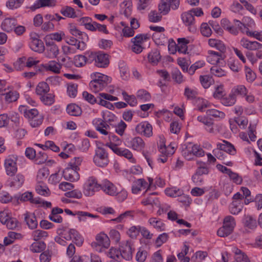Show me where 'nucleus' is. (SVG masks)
<instances>
[{"label":"nucleus","mask_w":262,"mask_h":262,"mask_svg":"<svg viewBox=\"0 0 262 262\" xmlns=\"http://www.w3.org/2000/svg\"><path fill=\"white\" fill-rule=\"evenodd\" d=\"M162 15L156 11H151L148 14L149 20L152 23L159 22L162 19Z\"/></svg>","instance_id":"nucleus-64"},{"label":"nucleus","mask_w":262,"mask_h":262,"mask_svg":"<svg viewBox=\"0 0 262 262\" xmlns=\"http://www.w3.org/2000/svg\"><path fill=\"white\" fill-rule=\"evenodd\" d=\"M36 191L40 195L48 196L50 194V190L46 184L39 183L36 186Z\"/></svg>","instance_id":"nucleus-51"},{"label":"nucleus","mask_w":262,"mask_h":262,"mask_svg":"<svg viewBox=\"0 0 262 262\" xmlns=\"http://www.w3.org/2000/svg\"><path fill=\"white\" fill-rule=\"evenodd\" d=\"M46 244L43 242H34L30 247V250L33 253H39L46 248Z\"/></svg>","instance_id":"nucleus-48"},{"label":"nucleus","mask_w":262,"mask_h":262,"mask_svg":"<svg viewBox=\"0 0 262 262\" xmlns=\"http://www.w3.org/2000/svg\"><path fill=\"white\" fill-rule=\"evenodd\" d=\"M83 159L81 157H75L68 164V167L79 171V166L81 164Z\"/></svg>","instance_id":"nucleus-52"},{"label":"nucleus","mask_w":262,"mask_h":262,"mask_svg":"<svg viewBox=\"0 0 262 262\" xmlns=\"http://www.w3.org/2000/svg\"><path fill=\"white\" fill-rule=\"evenodd\" d=\"M165 192L167 195L170 197L176 198L180 195V189L176 187L167 188L165 190Z\"/></svg>","instance_id":"nucleus-62"},{"label":"nucleus","mask_w":262,"mask_h":262,"mask_svg":"<svg viewBox=\"0 0 262 262\" xmlns=\"http://www.w3.org/2000/svg\"><path fill=\"white\" fill-rule=\"evenodd\" d=\"M236 101V97L232 93L222 99V103L225 106H232Z\"/></svg>","instance_id":"nucleus-56"},{"label":"nucleus","mask_w":262,"mask_h":262,"mask_svg":"<svg viewBox=\"0 0 262 262\" xmlns=\"http://www.w3.org/2000/svg\"><path fill=\"white\" fill-rule=\"evenodd\" d=\"M235 222L233 217L227 216L225 217L223 226L219 228L217 233L219 236L226 237L230 234L233 231Z\"/></svg>","instance_id":"nucleus-6"},{"label":"nucleus","mask_w":262,"mask_h":262,"mask_svg":"<svg viewBox=\"0 0 262 262\" xmlns=\"http://www.w3.org/2000/svg\"><path fill=\"white\" fill-rule=\"evenodd\" d=\"M149 39V35L147 34H138L131 39L133 43L132 51L137 53H140L144 49V43Z\"/></svg>","instance_id":"nucleus-9"},{"label":"nucleus","mask_w":262,"mask_h":262,"mask_svg":"<svg viewBox=\"0 0 262 262\" xmlns=\"http://www.w3.org/2000/svg\"><path fill=\"white\" fill-rule=\"evenodd\" d=\"M170 8L168 0H160L158 5V10L160 14L166 15L170 11Z\"/></svg>","instance_id":"nucleus-43"},{"label":"nucleus","mask_w":262,"mask_h":262,"mask_svg":"<svg viewBox=\"0 0 262 262\" xmlns=\"http://www.w3.org/2000/svg\"><path fill=\"white\" fill-rule=\"evenodd\" d=\"M91 77L93 80L90 82L89 86L95 93L102 91L111 81V77L100 73H93Z\"/></svg>","instance_id":"nucleus-1"},{"label":"nucleus","mask_w":262,"mask_h":262,"mask_svg":"<svg viewBox=\"0 0 262 262\" xmlns=\"http://www.w3.org/2000/svg\"><path fill=\"white\" fill-rule=\"evenodd\" d=\"M232 93L236 97L237 95L246 96L248 93L247 88L243 85H239L235 86L232 91Z\"/></svg>","instance_id":"nucleus-58"},{"label":"nucleus","mask_w":262,"mask_h":262,"mask_svg":"<svg viewBox=\"0 0 262 262\" xmlns=\"http://www.w3.org/2000/svg\"><path fill=\"white\" fill-rule=\"evenodd\" d=\"M108 55L101 51L97 52L96 62L95 66L98 68H105L109 64Z\"/></svg>","instance_id":"nucleus-16"},{"label":"nucleus","mask_w":262,"mask_h":262,"mask_svg":"<svg viewBox=\"0 0 262 262\" xmlns=\"http://www.w3.org/2000/svg\"><path fill=\"white\" fill-rule=\"evenodd\" d=\"M60 12L63 15L69 18H75L77 17L75 10L69 6L62 8Z\"/></svg>","instance_id":"nucleus-53"},{"label":"nucleus","mask_w":262,"mask_h":262,"mask_svg":"<svg viewBox=\"0 0 262 262\" xmlns=\"http://www.w3.org/2000/svg\"><path fill=\"white\" fill-rule=\"evenodd\" d=\"M160 145H159V151L162 154V155L169 156L172 155L174 151L172 148L169 149L170 147L166 146L165 144L164 138L163 137H160Z\"/></svg>","instance_id":"nucleus-36"},{"label":"nucleus","mask_w":262,"mask_h":262,"mask_svg":"<svg viewBox=\"0 0 262 262\" xmlns=\"http://www.w3.org/2000/svg\"><path fill=\"white\" fill-rule=\"evenodd\" d=\"M101 189L106 194L110 195H115L117 194V189L116 187L110 181L104 180L101 184Z\"/></svg>","instance_id":"nucleus-20"},{"label":"nucleus","mask_w":262,"mask_h":262,"mask_svg":"<svg viewBox=\"0 0 262 262\" xmlns=\"http://www.w3.org/2000/svg\"><path fill=\"white\" fill-rule=\"evenodd\" d=\"M62 236L66 240H72L78 246H81L83 242V237L74 229H64L62 233Z\"/></svg>","instance_id":"nucleus-10"},{"label":"nucleus","mask_w":262,"mask_h":262,"mask_svg":"<svg viewBox=\"0 0 262 262\" xmlns=\"http://www.w3.org/2000/svg\"><path fill=\"white\" fill-rule=\"evenodd\" d=\"M25 0H8L6 2V7L10 9H15L19 8Z\"/></svg>","instance_id":"nucleus-59"},{"label":"nucleus","mask_w":262,"mask_h":262,"mask_svg":"<svg viewBox=\"0 0 262 262\" xmlns=\"http://www.w3.org/2000/svg\"><path fill=\"white\" fill-rule=\"evenodd\" d=\"M50 91V87L45 82H39L36 88V93L37 95L40 96L46 94Z\"/></svg>","instance_id":"nucleus-42"},{"label":"nucleus","mask_w":262,"mask_h":262,"mask_svg":"<svg viewBox=\"0 0 262 262\" xmlns=\"http://www.w3.org/2000/svg\"><path fill=\"white\" fill-rule=\"evenodd\" d=\"M148 61L153 65L157 64L161 56L158 51H152L148 54Z\"/></svg>","instance_id":"nucleus-49"},{"label":"nucleus","mask_w":262,"mask_h":262,"mask_svg":"<svg viewBox=\"0 0 262 262\" xmlns=\"http://www.w3.org/2000/svg\"><path fill=\"white\" fill-rule=\"evenodd\" d=\"M134 216V211L128 210L121 214L117 217L112 219L111 221L116 223H122L125 222L128 219H133Z\"/></svg>","instance_id":"nucleus-38"},{"label":"nucleus","mask_w":262,"mask_h":262,"mask_svg":"<svg viewBox=\"0 0 262 262\" xmlns=\"http://www.w3.org/2000/svg\"><path fill=\"white\" fill-rule=\"evenodd\" d=\"M47 56L50 58H56L59 53L58 47L53 41H45Z\"/></svg>","instance_id":"nucleus-18"},{"label":"nucleus","mask_w":262,"mask_h":262,"mask_svg":"<svg viewBox=\"0 0 262 262\" xmlns=\"http://www.w3.org/2000/svg\"><path fill=\"white\" fill-rule=\"evenodd\" d=\"M135 130L139 135L147 138L151 137L153 135L152 126L147 121H142L138 124Z\"/></svg>","instance_id":"nucleus-11"},{"label":"nucleus","mask_w":262,"mask_h":262,"mask_svg":"<svg viewBox=\"0 0 262 262\" xmlns=\"http://www.w3.org/2000/svg\"><path fill=\"white\" fill-rule=\"evenodd\" d=\"M62 175L65 180L71 182L77 181L80 178L78 171L68 167L63 171Z\"/></svg>","instance_id":"nucleus-19"},{"label":"nucleus","mask_w":262,"mask_h":262,"mask_svg":"<svg viewBox=\"0 0 262 262\" xmlns=\"http://www.w3.org/2000/svg\"><path fill=\"white\" fill-rule=\"evenodd\" d=\"M65 212L68 215H77L78 216V218L79 221L84 222L85 221L87 217H90L92 218H97L98 217V215L95 214H93L90 213L85 212V211H78L76 212L74 214L72 212L71 210L68 209H66L64 210Z\"/></svg>","instance_id":"nucleus-27"},{"label":"nucleus","mask_w":262,"mask_h":262,"mask_svg":"<svg viewBox=\"0 0 262 262\" xmlns=\"http://www.w3.org/2000/svg\"><path fill=\"white\" fill-rule=\"evenodd\" d=\"M232 251L235 254V258L236 261L238 262H250L247 255L240 249L234 247Z\"/></svg>","instance_id":"nucleus-37"},{"label":"nucleus","mask_w":262,"mask_h":262,"mask_svg":"<svg viewBox=\"0 0 262 262\" xmlns=\"http://www.w3.org/2000/svg\"><path fill=\"white\" fill-rule=\"evenodd\" d=\"M110 142L105 144V146L111 148L113 151L114 148H119L118 146L122 143L121 140L117 136L110 134L108 136Z\"/></svg>","instance_id":"nucleus-33"},{"label":"nucleus","mask_w":262,"mask_h":262,"mask_svg":"<svg viewBox=\"0 0 262 262\" xmlns=\"http://www.w3.org/2000/svg\"><path fill=\"white\" fill-rule=\"evenodd\" d=\"M55 5V1L54 0H37L31 7V9L35 10L41 7H51Z\"/></svg>","instance_id":"nucleus-35"},{"label":"nucleus","mask_w":262,"mask_h":262,"mask_svg":"<svg viewBox=\"0 0 262 262\" xmlns=\"http://www.w3.org/2000/svg\"><path fill=\"white\" fill-rule=\"evenodd\" d=\"M122 95L124 100L130 106H134L137 104V98L134 95H128L125 91L122 92Z\"/></svg>","instance_id":"nucleus-60"},{"label":"nucleus","mask_w":262,"mask_h":262,"mask_svg":"<svg viewBox=\"0 0 262 262\" xmlns=\"http://www.w3.org/2000/svg\"><path fill=\"white\" fill-rule=\"evenodd\" d=\"M93 124L95 127L96 129L104 127L105 128H110L109 125L104 121L100 118H95L92 121Z\"/></svg>","instance_id":"nucleus-61"},{"label":"nucleus","mask_w":262,"mask_h":262,"mask_svg":"<svg viewBox=\"0 0 262 262\" xmlns=\"http://www.w3.org/2000/svg\"><path fill=\"white\" fill-rule=\"evenodd\" d=\"M183 156L188 160L193 158V156L203 157L205 152L202 148L196 145H192L190 142L188 145L184 144L182 146Z\"/></svg>","instance_id":"nucleus-4"},{"label":"nucleus","mask_w":262,"mask_h":262,"mask_svg":"<svg viewBox=\"0 0 262 262\" xmlns=\"http://www.w3.org/2000/svg\"><path fill=\"white\" fill-rule=\"evenodd\" d=\"M25 221L29 228L35 229L38 225L37 221L35 214L33 213L26 212L24 214Z\"/></svg>","instance_id":"nucleus-31"},{"label":"nucleus","mask_w":262,"mask_h":262,"mask_svg":"<svg viewBox=\"0 0 262 262\" xmlns=\"http://www.w3.org/2000/svg\"><path fill=\"white\" fill-rule=\"evenodd\" d=\"M2 98L7 103L15 101L18 98L19 95L16 91H9L5 93H2Z\"/></svg>","instance_id":"nucleus-39"},{"label":"nucleus","mask_w":262,"mask_h":262,"mask_svg":"<svg viewBox=\"0 0 262 262\" xmlns=\"http://www.w3.org/2000/svg\"><path fill=\"white\" fill-rule=\"evenodd\" d=\"M257 123V120L256 119H252V121H250L248 136L251 141H255L256 138L254 133L256 131Z\"/></svg>","instance_id":"nucleus-50"},{"label":"nucleus","mask_w":262,"mask_h":262,"mask_svg":"<svg viewBox=\"0 0 262 262\" xmlns=\"http://www.w3.org/2000/svg\"><path fill=\"white\" fill-rule=\"evenodd\" d=\"M100 189L101 184L98 183L96 178L91 176L86 180L83 187V192L85 196H92Z\"/></svg>","instance_id":"nucleus-2"},{"label":"nucleus","mask_w":262,"mask_h":262,"mask_svg":"<svg viewBox=\"0 0 262 262\" xmlns=\"http://www.w3.org/2000/svg\"><path fill=\"white\" fill-rule=\"evenodd\" d=\"M124 144L126 147L137 151L143 150L145 146L144 141L140 137L125 138Z\"/></svg>","instance_id":"nucleus-8"},{"label":"nucleus","mask_w":262,"mask_h":262,"mask_svg":"<svg viewBox=\"0 0 262 262\" xmlns=\"http://www.w3.org/2000/svg\"><path fill=\"white\" fill-rule=\"evenodd\" d=\"M216 146L220 150H222L230 155H235L236 152V149L234 145L227 141L224 140L222 141V143H218Z\"/></svg>","instance_id":"nucleus-23"},{"label":"nucleus","mask_w":262,"mask_h":262,"mask_svg":"<svg viewBox=\"0 0 262 262\" xmlns=\"http://www.w3.org/2000/svg\"><path fill=\"white\" fill-rule=\"evenodd\" d=\"M107 256L116 261H121V253L120 249L111 248L107 252Z\"/></svg>","instance_id":"nucleus-44"},{"label":"nucleus","mask_w":262,"mask_h":262,"mask_svg":"<svg viewBox=\"0 0 262 262\" xmlns=\"http://www.w3.org/2000/svg\"><path fill=\"white\" fill-rule=\"evenodd\" d=\"M19 199L21 201L24 202L30 201L31 203L35 204L41 203V201L39 200L34 199L32 193L30 192H26L22 194L19 197Z\"/></svg>","instance_id":"nucleus-55"},{"label":"nucleus","mask_w":262,"mask_h":262,"mask_svg":"<svg viewBox=\"0 0 262 262\" xmlns=\"http://www.w3.org/2000/svg\"><path fill=\"white\" fill-rule=\"evenodd\" d=\"M31 49L35 52L42 53L45 50V46L42 41L37 38H31V41L29 43Z\"/></svg>","instance_id":"nucleus-25"},{"label":"nucleus","mask_w":262,"mask_h":262,"mask_svg":"<svg viewBox=\"0 0 262 262\" xmlns=\"http://www.w3.org/2000/svg\"><path fill=\"white\" fill-rule=\"evenodd\" d=\"M68 30L70 33L80 39L88 40L89 37L86 33L80 31L74 24H70L68 26Z\"/></svg>","instance_id":"nucleus-21"},{"label":"nucleus","mask_w":262,"mask_h":262,"mask_svg":"<svg viewBox=\"0 0 262 262\" xmlns=\"http://www.w3.org/2000/svg\"><path fill=\"white\" fill-rule=\"evenodd\" d=\"M19 61L25 64V66L28 68H31L37 65L39 60L37 58L33 57H22L19 58Z\"/></svg>","instance_id":"nucleus-41"},{"label":"nucleus","mask_w":262,"mask_h":262,"mask_svg":"<svg viewBox=\"0 0 262 262\" xmlns=\"http://www.w3.org/2000/svg\"><path fill=\"white\" fill-rule=\"evenodd\" d=\"M149 28L151 30L155 31V33L152 34L155 42L158 45H164L166 43V39L164 35L161 33L165 31V29L162 27L157 26H150Z\"/></svg>","instance_id":"nucleus-12"},{"label":"nucleus","mask_w":262,"mask_h":262,"mask_svg":"<svg viewBox=\"0 0 262 262\" xmlns=\"http://www.w3.org/2000/svg\"><path fill=\"white\" fill-rule=\"evenodd\" d=\"M149 184L143 179H139L135 181L132 185V192L134 194H138L142 189L148 188L152 182V180L149 178Z\"/></svg>","instance_id":"nucleus-13"},{"label":"nucleus","mask_w":262,"mask_h":262,"mask_svg":"<svg viewBox=\"0 0 262 262\" xmlns=\"http://www.w3.org/2000/svg\"><path fill=\"white\" fill-rule=\"evenodd\" d=\"M113 152L119 156L124 157L132 163L136 162V160L133 158L132 152L128 149L123 148H114Z\"/></svg>","instance_id":"nucleus-30"},{"label":"nucleus","mask_w":262,"mask_h":262,"mask_svg":"<svg viewBox=\"0 0 262 262\" xmlns=\"http://www.w3.org/2000/svg\"><path fill=\"white\" fill-rule=\"evenodd\" d=\"M168 48L170 54H174L177 51L180 52V47L176 44L172 38H170L168 40Z\"/></svg>","instance_id":"nucleus-63"},{"label":"nucleus","mask_w":262,"mask_h":262,"mask_svg":"<svg viewBox=\"0 0 262 262\" xmlns=\"http://www.w3.org/2000/svg\"><path fill=\"white\" fill-rule=\"evenodd\" d=\"M183 156L188 160L193 158V156L203 157L205 152L202 148L196 145H192L190 142L188 145L184 144L182 146Z\"/></svg>","instance_id":"nucleus-3"},{"label":"nucleus","mask_w":262,"mask_h":262,"mask_svg":"<svg viewBox=\"0 0 262 262\" xmlns=\"http://www.w3.org/2000/svg\"><path fill=\"white\" fill-rule=\"evenodd\" d=\"M97 244L104 248H107L110 245V240L108 235L104 233H100L96 237Z\"/></svg>","instance_id":"nucleus-34"},{"label":"nucleus","mask_w":262,"mask_h":262,"mask_svg":"<svg viewBox=\"0 0 262 262\" xmlns=\"http://www.w3.org/2000/svg\"><path fill=\"white\" fill-rule=\"evenodd\" d=\"M9 186L10 187L15 188L19 189L24 184L25 178L24 176L20 173L15 174L13 176H10Z\"/></svg>","instance_id":"nucleus-15"},{"label":"nucleus","mask_w":262,"mask_h":262,"mask_svg":"<svg viewBox=\"0 0 262 262\" xmlns=\"http://www.w3.org/2000/svg\"><path fill=\"white\" fill-rule=\"evenodd\" d=\"M137 98L142 101H149L151 96L150 94L144 90H140L137 93L136 95Z\"/></svg>","instance_id":"nucleus-57"},{"label":"nucleus","mask_w":262,"mask_h":262,"mask_svg":"<svg viewBox=\"0 0 262 262\" xmlns=\"http://www.w3.org/2000/svg\"><path fill=\"white\" fill-rule=\"evenodd\" d=\"M64 36V33L62 31L53 33L46 36L45 41H48V40L51 39L52 40H54L56 41L59 42L62 40Z\"/></svg>","instance_id":"nucleus-54"},{"label":"nucleus","mask_w":262,"mask_h":262,"mask_svg":"<svg viewBox=\"0 0 262 262\" xmlns=\"http://www.w3.org/2000/svg\"><path fill=\"white\" fill-rule=\"evenodd\" d=\"M40 101L46 105H51L55 102V96L51 93H47L40 97Z\"/></svg>","instance_id":"nucleus-45"},{"label":"nucleus","mask_w":262,"mask_h":262,"mask_svg":"<svg viewBox=\"0 0 262 262\" xmlns=\"http://www.w3.org/2000/svg\"><path fill=\"white\" fill-rule=\"evenodd\" d=\"M17 25V20L13 17L5 18L2 22L1 29L7 32L12 31Z\"/></svg>","instance_id":"nucleus-17"},{"label":"nucleus","mask_w":262,"mask_h":262,"mask_svg":"<svg viewBox=\"0 0 262 262\" xmlns=\"http://www.w3.org/2000/svg\"><path fill=\"white\" fill-rule=\"evenodd\" d=\"M183 23L186 26H188V30L191 32L195 31L194 27V18L192 13L189 12L183 14L182 17Z\"/></svg>","instance_id":"nucleus-24"},{"label":"nucleus","mask_w":262,"mask_h":262,"mask_svg":"<svg viewBox=\"0 0 262 262\" xmlns=\"http://www.w3.org/2000/svg\"><path fill=\"white\" fill-rule=\"evenodd\" d=\"M42 67L47 71H50L56 74L59 73L62 68L61 64L55 60L49 61L48 63L43 64Z\"/></svg>","instance_id":"nucleus-28"},{"label":"nucleus","mask_w":262,"mask_h":262,"mask_svg":"<svg viewBox=\"0 0 262 262\" xmlns=\"http://www.w3.org/2000/svg\"><path fill=\"white\" fill-rule=\"evenodd\" d=\"M67 113L71 116H78L81 114V110L79 106L75 104H71L67 106Z\"/></svg>","instance_id":"nucleus-46"},{"label":"nucleus","mask_w":262,"mask_h":262,"mask_svg":"<svg viewBox=\"0 0 262 262\" xmlns=\"http://www.w3.org/2000/svg\"><path fill=\"white\" fill-rule=\"evenodd\" d=\"M17 161L18 157L16 155H10L6 157L4 161V167L7 176H13L17 173Z\"/></svg>","instance_id":"nucleus-5"},{"label":"nucleus","mask_w":262,"mask_h":262,"mask_svg":"<svg viewBox=\"0 0 262 262\" xmlns=\"http://www.w3.org/2000/svg\"><path fill=\"white\" fill-rule=\"evenodd\" d=\"M234 25H231V26L228 29V31L233 35H237L238 33L237 28L243 33H245V30L246 29V26L240 21L234 19Z\"/></svg>","instance_id":"nucleus-32"},{"label":"nucleus","mask_w":262,"mask_h":262,"mask_svg":"<svg viewBox=\"0 0 262 262\" xmlns=\"http://www.w3.org/2000/svg\"><path fill=\"white\" fill-rule=\"evenodd\" d=\"M93 161L96 165L100 167H104L109 162L108 155L105 149L98 147L95 150Z\"/></svg>","instance_id":"nucleus-7"},{"label":"nucleus","mask_w":262,"mask_h":262,"mask_svg":"<svg viewBox=\"0 0 262 262\" xmlns=\"http://www.w3.org/2000/svg\"><path fill=\"white\" fill-rule=\"evenodd\" d=\"M240 43L242 47L251 51L258 50L262 48V44L256 41H249L245 38L242 39Z\"/></svg>","instance_id":"nucleus-22"},{"label":"nucleus","mask_w":262,"mask_h":262,"mask_svg":"<svg viewBox=\"0 0 262 262\" xmlns=\"http://www.w3.org/2000/svg\"><path fill=\"white\" fill-rule=\"evenodd\" d=\"M120 251L121 253V260L124 259L127 260L132 258V248L130 244L127 242L122 244L120 248Z\"/></svg>","instance_id":"nucleus-26"},{"label":"nucleus","mask_w":262,"mask_h":262,"mask_svg":"<svg viewBox=\"0 0 262 262\" xmlns=\"http://www.w3.org/2000/svg\"><path fill=\"white\" fill-rule=\"evenodd\" d=\"M48 236V232L42 230H35L32 233L33 239L35 241L45 239Z\"/></svg>","instance_id":"nucleus-47"},{"label":"nucleus","mask_w":262,"mask_h":262,"mask_svg":"<svg viewBox=\"0 0 262 262\" xmlns=\"http://www.w3.org/2000/svg\"><path fill=\"white\" fill-rule=\"evenodd\" d=\"M215 47L220 51V52L209 51V58H211L212 56H214L216 58L215 60L216 62H219V60H223L225 58V55L224 53L226 51V49L225 45L220 40L219 41V42L217 43Z\"/></svg>","instance_id":"nucleus-14"},{"label":"nucleus","mask_w":262,"mask_h":262,"mask_svg":"<svg viewBox=\"0 0 262 262\" xmlns=\"http://www.w3.org/2000/svg\"><path fill=\"white\" fill-rule=\"evenodd\" d=\"M19 111L29 120L36 117L39 115L38 111L35 108L28 110L24 105H21L18 108Z\"/></svg>","instance_id":"nucleus-29"},{"label":"nucleus","mask_w":262,"mask_h":262,"mask_svg":"<svg viewBox=\"0 0 262 262\" xmlns=\"http://www.w3.org/2000/svg\"><path fill=\"white\" fill-rule=\"evenodd\" d=\"M148 223L154 228L159 231H163L165 229V224L163 221L156 217H151L148 220Z\"/></svg>","instance_id":"nucleus-40"}]
</instances>
